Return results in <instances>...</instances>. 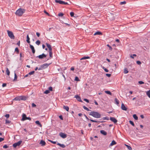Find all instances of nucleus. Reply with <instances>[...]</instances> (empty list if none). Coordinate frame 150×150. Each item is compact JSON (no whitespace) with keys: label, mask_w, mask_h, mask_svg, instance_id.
I'll list each match as a JSON object with an SVG mask.
<instances>
[{"label":"nucleus","mask_w":150,"mask_h":150,"mask_svg":"<svg viewBox=\"0 0 150 150\" xmlns=\"http://www.w3.org/2000/svg\"><path fill=\"white\" fill-rule=\"evenodd\" d=\"M14 100H21L20 99V97L19 96L18 97H16L15 98Z\"/></svg>","instance_id":"f704fd0d"},{"label":"nucleus","mask_w":150,"mask_h":150,"mask_svg":"<svg viewBox=\"0 0 150 150\" xmlns=\"http://www.w3.org/2000/svg\"><path fill=\"white\" fill-rule=\"evenodd\" d=\"M89 115L92 116L93 117L96 118H100V117L101 115L100 113L97 112L92 111L90 113Z\"/></svg>","instance_id":"f257e3e1"},{"label":"nucleus","mask_w":150,"mask_h":150,"mask_svg":"<svg viewBox=\"0 0 150 150\" xmlns=\"http://www.w3.org/2000/svg\"><path fill=\"white\" fill-rule=\"evenodd\" d=\"M102 68L104 70L105 72H108L109 71L106 68H105L104 67H102Z\"/></svg>","instance_id":"473e14b6"},{"label":"nucleus","mask_w":150,"mask_h":150,"mask_svg":"<svg viewBox=\"0 0 150 150\" xmlns=\"http://www.w3.org/2000/svg\"><path fill=\"white\" fill-rule=\"evenodd\" d=\"M26 38H27V40H26L27 42V43H30V38L29 37L28 35H27Z\"/></svg>","instance_id":"412c9836"},{"label":"nucleus","mask_w":150,"mask_h":150,"mask_svg":"<svg viewBox=\"0 0 150 150\" xmlns=\"http://www.w3.org/2000/svg\"><path fill=\"white\" fill-rule=\"evenodd\" d=\"M15 51L16 52L17 54H18L19 52V50L18 47H16L15 49Z\"/></svg>","instance_id":"79ce46f5"},{"label":"nucleus","mask_w":150,"mask_h":150,"mask_svg":"<svg viewBox=\"0 0 150 150\" xmlns=\"http://www.w3.org/2000/svg\"><path fill=\"white\" fill-rule=\"evenodd\" d=\"M44 12L47 14V15H48V16H50V15L49 14V13H47L45 10L44 11Z\"/></svg>","instance_id":"052dcab7"},{"label":"nucleus","mask_w":150,"mask_h":150,"mask_svg":"<svg viewBox=\"0 0 150 150\" xmlns=\"http://www.w3.org/2000/svg\"><path fill=\"white\" fill-rule=\"evenodd\" d=\"M136 56L137 55L136 54H133L132 55L131 54L130 56V57L134 59V57H136Z\"/></svg>","instance_id":"ea45409f"},{"label":"nucleus","mask_w":150,"mask_h":150,"mask_svg":"<svg viewBox=\"0 0 150 150\" xmlns=\"http://www.w3.org/2000/svg\"><path fill=\"white\" fill-rule=\"evenodd\" d=\"M129 123L132 125L133 126H134V122L132 121H131V120H130L129 121Z\"/></svg>","instance_id":"58836bf2"},{"label":"nucleus","mask_w":150,"mask_h":150,"mask_svg":"<svg viewBox=\"0 0 150 150\" xmlns=\"http://www.w3.org/2000/svg\"><path fill=\"white\" fill-rule=\"evenodd\" d=\"M103 120H109L108 117H103Z\"/></svg>","instance_id":"c03bdc74"},{"label":"nucleus","mask_w":150,"mask_h":150,"mask_svg":"<svg viewBox=\"0 0 150 150\" xmlns=\"http://www.w3.org/2000/svg\"><path fill=\"white\" fill-rule=\"evenodd\" d=\"M83 108L84 109L86 110L87 111H89L91 110H89L88 108H87L84 105L83 106Z\"/></svg>","instance_id":"2f4dec72"},{"label":"nucleus","mask_w":150,"mask_h":150,"mask_svg":"<svg viewBox=\"0 0 150 150\" xmlns=\"http://www.w3.org/2000/svg\"><path fill=\"white\" fill-rule=\"evenodd\" d=\"M7 32L8 33V36L11 39H14L15 38V36L13 33L11 31H10L9 30H7Z\"/></svg>","instance_id":"7ed1b4c3"},{"label":"nucleus","mask_w":150,"mask_h":150,"mask_svg":"<svg viewBox=\"0 0 150 150\" xmlns=\"http://www.w3.org/2000/svg\"><path fill=\"white\" fill-rule=\"evenodd\" d=\"M70 15L71 17H73L74 15V13L73 12H71L70 13Z\"/></svg>","instance_id":"49530a36"},{"label":"nucleus","mask_w":150,"mask_h":150,"mask_svg":"<svg viewBox=\"0 0 150 150\" xmlns=\"http://www.w3.org/2000/svg\"><path fill=\"white\" fill-rule=\"evenodd\" d=\"M105 93H106L107 94H108L110 95H112V93L111 92H110V91H105Z\"/></svg>","instance_id":"7c9ffc66"},{"label":"nucleus","mask_w":150,"mask_h":150,"mask_svg":"<svg viewBox=\"0 0 150 150\" xmlns=\"http://www.w3.org/2000/svg\"><path fill=\"white\" fill-rule=\"evenodd\" d=\"M6 85V84L5 83H4L2 85V86L3 87H5Z\"/></svg>","instance_id":"774afa93"},{"label":"nucleus","mask_w":150,"mask_h":150,"mask_svg":"<svg viewBox=\"0 0 150 150\" xmlns=\"http://www.w3.org/2000/svg\"><path fill=\"white\" fill-rule=\"evenodd\" d=\"M47 64V63H45L43 64L42 65V68H43V69H44L46 68H47L48 66L51 64Z\"/></svg>","instance_id":"9d476101"},{"label":"nucleus","mask_w":150,"mask_h":150,"mask_svg":"<svg viewBox=\"0 0 150 150\" xmlns=\"http://www.w3.org/2000/svg\"><path fill=\"white\" fill-rule=\"evenodd\" d=\"M59 135L63 139L67 137V135L66 134L62 133V132H60L59 134Z\"/></svg>","instance_id":"6e6552de"},{"label":"nucleus","mask_w":150,"mask_h":150,"mask_svg":"<svg viewBox=\"0 0 150 150\" xmlns=\"http://www.w3.org/2000/svg\"><path fill=\"white\" fill-rule=\"evenodd\" d=\"M60 146L62 147V148H64L65 147V146L64 144H61L60 145Z\"/></svg>","instance_id":"8fccbe9b"},{"label":"nucleus","mask_w":150,"mask_h":150,"mask_svg":"<svg viewBox=\"0 0 150 150\" xmlns=\"http://www.w3.org/2000/svg\"><path fill=\"white\" fill-rule=\"evenodd\" d=\"M49 90L50 91H52V87L51 86H50L49 87Z\"/></svg>","instance_id":"13d9d810"},{"label":"nucleus","mask_w":150,"mask_h":150,"mask_svg":"<svg viewBox=\"0 0 150 150\" xmlns=\"http://www.w3.org/2000/svg\"><path fill=\"white\" fill-rule=\"evenodd\" d=\"M4 140V138L0 137V142L3 141Z\"/></svg>","instance_id":"338daca9"},{"label":"nucleus","mask_w":150,"mask_h":150,"mask_svg":"<svg viewBox=\"0 0 150 150\" xmlns=\"http://www.w3.org/2000/svg\"><path fill=\"white\" fill-rule=\"evenodd\" d=\"M90 57L88 56H84L80 59V60L86 59H90Z\"/></svg>","instance_id":"aec40b11"},{"label":"nucleus","mask_w":150,"mask_h":150,"mask_svg":"<svg viewBox=\"0 0 150 150\" xmlns=\"http://www.w3.org/2000/svg\"><path fill=\"white\" fill-rule=\"evenodd\" d=\"M126 3V2L125 1H123L122 2H120V4L121 5H122L124 4H125Z\"/></svg>","instance_id":"09e8293b"},{"label":"nucleus","mask_w":150,"mask_h":150,"mask_svg":"<svg viewBox=\"0 0 150 150\" xmlns=\"http://www.w3.org/2000/svg\"><path fill=\"white\" fill-rule=\"evenodd\" d=\"M40 144H41L42 146H45L46 144L45 142L43 140H41L40 142Z\"/></svg>","instance_id":"a211bd4d"},{"label":"nucleus","mask_w":150,"mask_h":150,"mask_svg":"<svg viewBox=\"0 0 150 150\" xmlns=\"http://www.w3.org/2000/svg\"><path fill=\"white\" fill-rule=\"evenodd\" d=\"M25 9L20 8L17 10L16 12V14L18 16H21L25 12Z\"/></svg>","instance_id":"f03ea898"},{"label":"nucleus","mask_w":150,"mask_h":150,"mask_svg":"<svg viewBox=\"0 0 150 150\" xmlns=\"http://www.w3.org/2000/svg\"><path fill=\"white\" fill-rule=\"evenodd\" d=\"M6 74L7 75H9L10 72V71L8 69V68H7L6 69Z\"/></svg>","instance_id":"cd10ccee"},{"label":"nucleus","mask_w":150,"mask_h":150,"mask_svg":"<svg viewBox=\"0 0 150 150\" xmlns=\"http://www.w3.org/2000/svg\"><path fill=\"white\" fill-rule=\"evenodd\" d=\"M84 100L86 102H87L88 103L89 102V100L86 98L84 99Z\"/></svg>","instance_id":"bf43d9fd"},{"label":"nucleus","mask_w":150,"mask_h":150,"mask_svg":"<svg viewBox=\"0 0 150 150\" xmlns=\"http://www.w3.org/2000/svg\"><path fill=\"white\" fill-rule=\"evenodd\" d=\"M36 124L38 125L41 127H42V125L40 124V122L39 121L37 120L35 122Z\"/></svg>","instance_id":"5701e85b"},{"label":"nucleus","mask_w":150,"mask_h":150,"mask_svg":"<svg viewBox=\"0 0 150 150\" xmlns=\"http://www.w3.org/2000/svg\"><path fill=\"white\" fill-rule=\"evenodd\" d=\"M36 106V105L34 103H33L32 104V107H35Z\"/></svg>","instance_id":"69168bd1"},{"label":"nucleus","mask_w":150,"mask_h":150,"mask_svg":"<svg viewBox=\"0 0 150 150\" xmlns=\"http://www.w3.org/2000/svg\"><path fill=\"white\" fill-rule=\"evenodd\" d=\"M124 73L125 74H127L128 73V71L127 69H125L124 70Z\"/></svg>","instance_id":"c85d7f7f"},{"label":"nucleus","mask_w":150,"mask_h":150,"mask_svg":"<svg viewBox=\"0 0 150 150\" xmlns=\"http://www.w3.org/2000/svg\"><path fill=\"white\" fill-rule=\"evenodd\" d=\"M49 141L53 144H56V142L50 140H49Z\"/></svg>","instance_id":"680f3d73"},{"label":"nucleus","mask_w":150,"mask_h":150,"mask_svg":"<svg viewBox=\"0 0 150 150\" xmlns=\"http://www.w3.org/2000/svg\"><path fill=\"white\" fill-rule=\"evenodd\" d=\"M63 13H60L58 14V16L60 17L63 16Z\"/></svg>","instance_id":"a19ab883"},{"label":"nucleus","mask_w":150,"mask_h":150,"mask_svg":"<svg viewBox=\"0 0 150 150\" xmlns=\"http://www.w3.org/2000/svg\"><path fill=\"white\" fill-rule=\"evenodd\" d=\"M115 103L117 105H118L119 104V101L118 100V99L116 98H115Z\"/></svg>","instance_id":"a878e982"},{"label":"nucleus","mask_w":150,"mask_h":150,"mask_svg":"<svg viewBox=\"0 0 150 150\" xmlns=\"http://www.w3.org/2000/svg\"><path fill=\"white\" fill-rule=\"evenodd\" d=\"M90 120L92 122H100L101 123H103L104 122V121H97L94 120H93L92 119H90Z\"/></svg>","instance_id":"b1692460"},{"label":"nucleus","mask_w":150,"mask_h":150,"mask_svg":"<svg viewBox=\"0 0 150 150\" xmlns=\"http://www.w3.org/2000/svg\"><path fill=\"white\" fill-rule=\"evenodd\" d=\"M110 120L113 122L114 123H116L117 121V120L114 117H110Z\"/></svg>","instance_id":"9b49d317"},{"label":"nucleus","mask_w":150,"mask_h":150,"mask_svg":"<svg viewBox=\"0 0 150 150\" xmlns=\"http://www.w3.org/2000/svg\"><path fill=\"white\" fill-rule=\"evenodd\" d=\"M30 47L32 50V53L33 54H34L35 52V50L34 47L32 45L30 44Z\"/></svg>","instance_id":"ddd939ff"},{"label":"nucleus","mask_w":150,"mask_h":150,"mask_svg":"<svg viewBox=\"0 0 150 150\" xmlns=\"http://www.w3.org/2000/svg\"><path fill=\"white\" fill-rule=\"evenodd\" d=\"M42 69H43V68H42V65H41L40 66V67L38 69V70H42Z\"/></svg>","instance_id":"e2e57ef3"},{"label":"nucleus","mask_w":150,"mask_h":150,"mask_svg":"<svg viewBox=\"0 0 150 150\" xmlns=\"http://www.w3.org/2000/svg\"><path fill=\"white\" fill-rule=\"evenodd\" d=\"M109 16H108L109 17V18L111 20H113L115 19V15H114L113 13H110L109 15Z\"/></svg>","instance_id":"0eeeda50"},{"label":"nucleus","mask_w":150,"mask_h":150,"mask_svg":"<svg viewBox=\"0 0 150 150\" xmlns=\"http://www.w3.org/2000/svg\"><path fill=\"white\" fill-rule=\"evenodd\" d=\"M17 76L16 74L15 73V74H14V79L13 80L14 81H16V80L17 79Z\"/></svg>","instance_id":"4c0bfd02"},{"label":"nucleus","mask_w":150,"mask_h":150,"mask_svg":"<svg viewBox=\"0 0 150 150\" xmlns=\"http://www.w3.org/2000/svg\"><path fill=\"white\" fill-rule=\"evenodd\" d=\"M116 144V142L114 141L113 140L111 144H110V145L111 146H112L115 144Z\"/></svg>","instance_id":"393cba45"},{"label":"nucleus","mask_w":150,"mask_h":150,"mask_svg":"<svg viewBox=\"0 0 150 150\" xmlns=\"http://www.w3.org/2000/svg\"><path fill=\"white\" fill-rule=\"evenodd\" d=\"M75 80L77 81H80V80L79 79V78L77 76L75 77Z\"/></svg>","instance_id":"de8ad7c7"},{"label":"nucleus","mask_w":150,"mask_h":150,"mask_svg":"<svg viewBox=\"0 0 150 150\" xmlns=\"http://www.w3.org/2000/svg\"><path fill=\"white\" fill-rule=\"evenodd\" d=\"M55 2L56 3H58L61 4H68V3L67 2H65L64 1L61 0H55Z\"/></svg>","instance_id":"20e7f679"},{"label":"nucleus","mask_w":150,"mask_h":150,"mask_svg":"<svg viewBox=\"0 0 150 150\" xmlns=\"http://www.w3.org/2000/svg\"><path fill=\"white\" fill-rule=\"evenodd\" d=\"M50 92V91L49 90H46L45 91L44 93L46 94H48Z\"/></svg>","instance_id":"37998d69"},{"label":"nucleus","mask_w":150,"mask_h":150,"mask_svg":"<svg viewBox=\"0 0 150 150\" xmlns=\"http://www.w3.org/2000/svg\"><path fill=\"white\" fill-rule=\"evenodd\" d=\"M121 109L122 110H127V108L125 107V105L123 103H122L121 105Z\"/></svg>","instance_id":"4468645a"},{"label":"nucleus","mask_w":150,"mask_h":150,"mask_svg":"<svg viewBox=\"0 0 150 150\" xmlns=\"http://www.w3.org/2000/svg\"><path fill=\"white\" fill-rule=\"evenodd\" d=\"M106 75L108 77H110L111 76V75L110 74H106Z\"/></svg>","instance_id":"0e129e2a"},{"label":"nucleus","mask_w":150,"mask_h":150,"mask_svg":"<svg viewBox=\"0 0 150 150\" xmlns=\"http://www.w3.org/2000/svg\"><path fill=\"white\" fill-rule=\"evenodd\" d=\"M138 83L140 84H143L144 83V82L142 81H139Z\"/></svg>","instance_id":"6e6d98bb"},{"label":"nucleus","mask_w":150,"mask_h":150,"mask_svg":"<svg viewBox=\"0 0 150 150\" xmlns=\"http://www.w3.org/2000/svg\"><path fill=\"white\" fill-rule=\"evenodd\" d=\"M27 120H31V118L30 117H26V115L25 114H23L22 115V120L24 121Z\"/></svg>","instance_id":"39448f33"},{"label":"nucleus","mask_w":150,"mask_h":150,"mask_svg":"<svg viewBox=\"0 0 150 150\" xmlns=\"http://www.w3.org/2000/svg\"><path fill=\"white\" fill-rule=\"evenodd\" d=\"M34 73H35L34 71H30V72L28 73V74L31 75L33 74Z\"/></svg>","instance_id":"a18cd8bd"},{"label":"nucleus","mask_w":150,"mask_h":150,"mask_svg":"<svg viewBox=\"0 0 150 150\" xmlns=\"http://www.w3.org/2000/svg\"><path fill=\"white\" fill-rule=\"evenodd\" d=\"M74 98H76L77 100L79 102H82L81 97L78 95H76L75 96Z\"/></svg>","instance_id":"f8f14e48"},{"label":"nucleus","mask_w":150,"mask_h":150,"mask_svg":"<svg viewBox=\"0 0 150 150\" xmlns=\"http://www.w3.org/2000/svg\"><path fill=\"white\" fill-rule=\"evenodd\" d=\"M133 117L136 120H138V117L136 114H134Z\"/></svg>","instance_id":"bb28decb"},{"label":"nucleus","mask_w":150,"mask_h":150,"mask_svg":"<svg viewBox=\"0 0 150 150\" xmlns=\"http://www.w3.org/2000/svg\"><path fill=\"white\" fill-rule=\"evenodd\" d=\"M146 95L150 98V90H149L147 92Z\"/></svg>","instance_id":"72a5a7b5"},{"label":"nucleus","mask_w":150,"mask_h":150,"mask_svg":"<svg viewBox=\"0 0 150 150\" xmlns=\"http://www.w3.org/2000/svg\"><path fill=\"white\" fill-rule=\"evenodd\" d=\"M8 146L7 145H5L3 146V148L5 149L7 148Z\"/></svg>","instance_id":"864d4df0"},{"label":"nucleus","mask_w":150,"mask_h":150,"mask_svg":"<svg viewBox=\"0 0 150 150\" xmlns=\"http://www.w3.org/2000/svg\"><path fill=\"white\" fill-rule=\"evenodd\" d=\"M20 99L21 100H25L27 99V97L25 96H20Z\"/></svg>","instance_id":"2eb2a0df"},{"label":"nucleus","mask_w":150,"mask_h":150,"mask_svg":"<svg viewBox=\"0 0 150 150\" xmlns=\"http://www.w3.org/2000/svg\"><path fill=\"white\" fill-rule=\"evenodd\" d=\"M10 121L7 120H6V124H9L10 123Z\"/></svg>","instance_id":"3c124183"},{"label":"nucleus","mask_w":150,"mask_h":150,"mask_svg":"<svg viewBox=\"0 0 150 150\" xmlns=\"http://www.w3.org/2000/svg\"><path fill=\"white\" fill-rule=\"evenodd\" d=\"M102 35V33L100 31H97L94 34V35Z\"/></svg>","instance_id":"6ab92c4d"},{"label":"nucleus","mask_w":150,"mask_h":150,"mask_svg":"<svg viewBox=\"0 0 150 150\" xmlns=\"http://www.w3.org/2000/svg\"><path fill=\"white\" fill-rule=\"evenodd\" d=\"M63 108L64 109L66 110L67 111H69V108L68 106L64 105Z\"/></svg>","instance_id":"4be33fe9"},{"label":"nucleus","mask_w":150,"mask_h":150,"mask_svg":"<svg viewBox=\"0 0 150 150\" xmlns=\"http://www.w3.org/2000/svg\"><path fill=\"white\" fill-rule=\"evenodd\" d=\"M40 42L39 40H37L35 42V43L38 45H39L40 44Z\"/></svg>","instance_id":"c9c22d12"},{"label":"nucleus","mask_w":150,"mask_h":150,"mask_svg":"<svg viewBox=\"0 0 150 150\" xmlns=\"http://www.w3.org/2000/svg\"><path fill=\"white\" fill-rule=\"evenodd\" d=\"M137 63L138 65H140L141 64V62L140 61H137Z\"/></svg>","instance_id":"5fc2aeb1"},{"label":"nucleus","mask_w":150,"mask_h":150,"mask_svg":"<svg viewBox=\"0 0 150 150\" xmlns=\"http://www.w3.org/2000/svg\"><path fill=\"white\" fill-rule=\"evenodd\" d=\"M125 145L127 146V148L129 150H132V148L130 146L128 145Z\"/></svg>","instance_id":"e433bc0d"},{"label":"nucleus","mask_w":150,"mask_h":150,"mask_svg":"<svg viewBox=\"0 0 150 150\" xmlns=\"http://www.w3.org/2000/svg\"><path fill=\"white\" fill-rule=\"evenodd\" d=\"M46 57V55L44 53L42 54L41 55H40L38 56H37V57H38L39 59H43V58Z\"/></svg>","instance_id":"1a4fd4ad"},{"label":"nucleus","mask_w":150,"mask_h":150,"mask_svg":"<svg viewBox=\"0 0 150 150\" xmlns=\"http://www.w3.org/2000/svg\"><path fill=\"white\" fill-rule=\"evenodd\" d=\"M5 116L7 118H8L9 117L10 115L8 114H7L5 115Z\"/></svg>","instance_id":"603ef678"},{"label":"nucleus","mask_w":150,"mask_h":150,"mask_svg":"<svg viewBox=\"0 0 150 150\" xmlns=\"http://www.w3.org/2000/svg\"><path fill=\"white\" fill-rule=\"evenodd\" d=\"M22 142V141L20 140L18 142L15 143L13 144V146L14 148H16L17 146H19Z\"/></svg>","instance_id":"423d86ee"},{"label":"nucleus","mask_w":150,"mask_h":150,"mask_svg":"<svg viewBox=\"0 0 150 150\" xmlns=\"http://www.w3.org/2000/svg\"><path fill=\"white\" fill-rule=\"evenodd\" d=\"M100 133L104 135H105L107 134V133L104 130H101L100 131Z\"/></svg>","instance_id":"f3484780"},{"label":"nucleus","mask_w":150,"mask_h":150,"mask_svg":"<svg viewBox=\"0 0 150 150\" xmlns=\"http://www.w3.org/2000/svg\"><path fill=\"white\" fill-rule=\"evenodd\" d=\"M46 44L48 48L49 51L52 50V48L51 47V45L47 43H46Z\"/></svg>","instance_id":"dca6fc26"},{"label":"nucleus","mask_w":150,"mask_h":150,"mask_svg":"<svg viewBox=\"0 0 150 150\" xmlns=\"http://www.w3.org/2000/svg\"><path fill=\"white\" fill-rule=\"evenodd\" d=\"M50 56V57L52 58V50L49 51Z\"/></svg>","instance_id":"c756f323"},{"label":"nucleus","mask_w":150,"mask_h":150,"mask_svg":"<svg viewBox=\"0 0 150 150\" xmlns=\"http://www.w3.org/2000/svg\"><path fill=\"white\" fill-rule=\"evenodd\" d=\"M107 46H108V47H109V49L110 50H112V47H111L109 45H107Z\"/></svg>","instance_id":"4d7b16f0"}]
</instances>
